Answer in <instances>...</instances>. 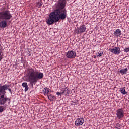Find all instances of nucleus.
<instances>
[{
  "label": "nucleus",
  "instance_id": "1",
  "mask_svg": "<svg viewBox=\"0 0 129 129\" xmlns=\"http://www.w3.org/2000/svg\"><path fill=\"white\" fill-rule=\"evenodd\" d=\"M67 2L66 0H58L55 4L56 9L50 13L46 20L47 25H53L60 20H65L67 17V11L65 9Z\"/></svg>",
  "mask_w": 129,
  "mask_h": 129
},
{
  "label": "nucleus",
  "instance_id": "2",
  "mask_svg": "<svg viewBox=\"0 0 129 129\" xmlns=\"http://www.w3.org/2000/svg\"><path fill=\"white\" fill-rule=\"evenodd\" d=\"M26 81L30 83H37L38 80L43 79L44 74L39 72L36 68H28L26 70Z\"/></svg>",
  "mask_w": 129,
  "mask_h": 129
},
{
  "label": "nucleus",
  "instance_id": "3",
  "mask_svg": "<svg viewBox=\"0 0 129 129\" xmlns=\"http://www.w3.org/2000/svg\"><path fill=\"white\" fill-rule=\"evenodd\" d=\"M13 18L11 12L8 10L0 12V28H6L8 26V22Z\"/></svg>",
  "mask_w": 129,
  "mask_h": 129
},
{
  "label": "nucleus",
  "instance_id": "4",
  "mask_svg": "<svg viewBox=\"0 0 129 129\" xmlns=\"http://www.w3.org/2000/svg\"><path fill=\"white\" fill-rule=\"evenodd\" d=\"M8 89H9V86L7 84L0 86V105H4L6 102L9 100V98L5 97L6 90H8Z\"/></svg>",
  "mask_w": 129,
  "mask_h": 129
},
{
  "label": "nucleus",
  "instance_id": "5",
  "mask_svg": "<svg viewBox=\"0 0 129 129\" xmlns=\"http://www.w3.org/2000/svg\"><path fill=\"white\" fill-rule=\"evenodd\" d=\"M116 117L118 119H122L124 117V110L123 109L120 108L117 110Z\"/></svg>",
  "mask_w": 129,
  "mask_h": 129
},
{
  "label": "nucleus",
  "instance_id": "6",
  "mask_svg": "<svg viewBox=\"0 0 129 129\" xmlns=\"http://www.w3.org/2000/svg\"><path fill=\"white\" fill-rule=\"evenodd\" d=\"M66 56L69 59H74L76 57V52L73 50L69 51L66 53Z\"/></svg>",
  "mask_w": 129,
  "mask_h": 129
},
{
  "label": "nucleus",
  "instance_id": "7",
  "mask_svg": "<svg viewBox=\"0 0 129 129\" xmlns=\"http://www.w3.org/2000/svg\"><path fill=\"white\" fill-rule=\"evenodd\" d=\"M109 51L110 52L113 53L114 55H118L121 52L120 48H119V47H115L113 48H110Z\"/></svg>",
  "mask_w": 129,
  "mask_h": 129
},
{
  "label": "nucleus",
  "instance_id": "8",
  "mask_svg": "<svg viewBox=\"0 0 129 129\" xmlns=\"http://www.w3.org/2000/svg\"><path fill=\"white\" fill-rule=\"evenodd\" d=\"M85 31H86V27L84 25L80 26L79 28H77L76 30L77 34H82V33H84Z\"/></svg>",
  "mask_w": 129,
  "mask_h": 129
},
{
  "label": "nucleus",
  "instance_id": "9",
  "mask_svg": "<svg viewBox=\"0 0 129 129\" xmlns=\"http://www.w3.org/2000/svg\"><path fill=\"white\" fill-rule=\"evenodd\" d=\"M84 123V118H79L77 119L75 122V124L76 126H80Z\"/></svg>",
  "mask_w": 129,
  "mask_h": 129
},
{
  "label": "nucleus",
  "instance_id": "10",
  "mask_svg": "<svg viewBox=\"0 0 129 129\" xmlns=\"http://www.w3.org/2000/svg\"><path fill=\"white\" fill-rule=\"evenodd\" d=\"M114 35L116 37H119L120 36H121V30L119 29H116V30L114 32Z\"/></svg>",
  "mask_w": 129,
  "mask_h": 129
},
{
  "label": "nucleus",
  "instance_id": "11",
  "mask_svg": "<svg viewBox=\"0 0 129 129\" xmlns=\"http://www.w3.org/2000/svg\"><path fill=\"white\" fill-rule=\"evenodd\" d=\"M42 92H43V94H44V95H48V93H49V92H50V89H49L48 88L45 87L44 88Z\"/></svg>",
  "mask_w": 129,
  "mask_h": 129
},
{
  "label": "nucleus",
  "instance_id": "12",
  "mask_svg": "<svg viewBox=\"0 0 129 129\" xmlns=\"http://www.w3.org/2000/svg\"><path fill=\"white\" fill-rule=\"evenodd\" d=\"M47 96L50 101H53V100H55L56 99V97L52 94L47 95Z\"/></svg>",
  "mask_w": 129,
  "mask_h": 129
},
{
  "label": "nucleus",
  "instance_id": "13",
  "mask_svg": "<svg viewBox=\"0 0 129 129\" xmlns=\"http://www.w3.org/2000/svg\"><path fill=\"white\" fill-rule=\"evenodd\" d=\"M119 92H121V93H122V94L123 95L127 94V92L125 91V87L120 88V90H119Z\"/></svg>",
  "mask_w": 129,
  "mask_h": 129
},
{
  "label": "nucleus",
  "instance_id": "14",
  "mask_svg": "<svg viewBox=\"0 0 129 129\" xmlns=\"http://www.w3.org/2000/svg\"><path fill=\"white\" fill-rule=\"evenodd\" d=\"M23 87H25L24 91L26 92L27 90H29V86H28V83L24 82L22 83Z\"/></svg>",
  "mask_w": 129,
  "mask_h": 129
},
{
  "label": "nucleus",
  "instance_id": "15",
  "mask_svg": "<svg viewBox=\"0 0 129 129\" xmlns=\"http://www.w3.org/2000/svg\"><path fill=\"white\" fill-rule=\"evenodd\" d=\"M128 71V69H127V68H125V69H122L119 71L120 73H121V74L123 75V74H126L127 71Z\"/></svg>",
  "mask_w": 129,
  "mask_h": 129
},
{
  "label": "nucleus",
  "instance_id": "16",
  "mask_svg": "<svg viewBox=\"0 0 129 129\" xmlns=\"http://www.w3.org/2000/svg\"><path fill=\"white\" fill-rule=\"evenodd\" d=\"M3 56V48L2 47V46H0V62L4 58Z\"/></svg>",
  "mask_w": 129,
  "mask_h": 129
},
{
  "label": "nucleus",
  "instance_id": "17",
  "mask_svg": "<svg viewBox=\"0 0 129 129\" xmlns=\"http://www.w3.org/2000/svg\"><path fill=\"white\" fill-rule=\"evenodd\" d=\"M36 4V6L38 7V8H41V7H42V5H43V3L41 2V1L37 2Z\"/></svg>",
  "mask_w": 129,
  "mask_h": 129
},
{
  "label": "nucleus",
  "instance_id": "18",
  "mask_svg": "<svg viewBox=\"0 0 129 129\" xmlns=\"http://www.w3.org/2000/svg\"><path fill=\"white\" fill-rule=\"evenodd\" d=\"M115 128L116 129L121 128V125L119 124V123H117L115 126Z\"/></svg>",
  "mask_w": 129,
  "mask_h": 129
},
{
  "label": "nucleus",
  "instance_id": "19",
  "mask_svg": "<svg viewBox=\"0 0 129 129\" xmlns=\"http://www.w3.org/2000/svg\"><path fill=\"white\" fill-rule=\"evenodd\" d=\"M124 52H125L126 53H128V52H129V47L126 48H125V49H124Z\"/></svg>",
  "mask_w": 129,
  "mask_h": 129
},
{
  "label": "nucleus",
  "instance_id": "20",
  "mask_svg": "<svg viewBox=\"0 0 129 129\" xmlns=\"http://www.w3.org/2000/svg\"><path fill=\"white\" fill-rule=\"evenodd\" d=\"M4 111V109L3 108V106H0V113L1 112H3Z\"/></svg>",
  "mask_w": 129,
  "mask_h": 129
},
{
  "label": "nucleus",
  "instance_id": "21",
  "mask_svg": "<svg viewBox=\"0 0 129 129\" xmlns=\"http://www.w3.org/2000/svg\"><path fill=\"white\" fill-rule=\"evenodd\" d=\"M102 56V53H98L97 55V57H101Z\"/></svg>",
  "mask_w": 129,
  "mask_h": 129
},
{
  "label": "nucleus",
  "instance_id": "22",
  "mask_svg": "<svg viewBox=\"0 0 129 129\" xmlns=\"http://www.w3.org/2000/svg\"><path fill=\"white\" fill-rule=\"evenodd\" d=\"M56 94H57V95H61V93L57 92H56Z\"/></svg>",
  "mask_w": 129,
  "mask_h": 129
},
{
  "label": "nucleus",
  "instance_id": "23",
  "mask_svg": "<svg viewBox=\"0 0 129 129\" xmlns=\"http://www.w3.org/2000/svg\"><path fill=\"white\" fill-rule=\"evenodd\" d=\"M8 90L11 93H12V90H11V89H8Z\"/></svg>",
  "mask_w": 129,
  "mask_h": 129
},
{
  "label": "nucleus",
  "instance_id": "24",
  "mask_svg": "<svg viewBox=\"0 0 129 129\" xmlns=\"http://www.w3.org/2000/svg\"><path fill=\"white\" fill-rule=\"evenodd\" d=\"M65 92H66V90H63L62 93H65Z\"/></svg>",
  "mask_w": 129,
  "mask_h": 129
}]
</instances>
